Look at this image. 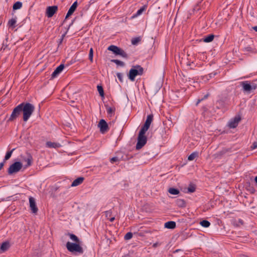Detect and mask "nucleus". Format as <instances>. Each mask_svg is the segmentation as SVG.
<instances>
[{"mask_svg": "<svg viewBox=\"0 0 257 257\" xmlns=\"http://www.w3.org/2000/svg\"><path fill=\"white\" fill-rule=\"evenodd\" d=\"M22 3L20 2H17L16 3H15L13 6V9L14 10H18V9H20L22 8Z\"/></svg>", "mask_w": 257, "mask_h": 257, "instance_id": "obj_27", "label": "nucleus"}, {"mask_svg": "<svg viewBox=\"0 0 257 257\" xmlns=\"http://www.w3.org/2000/svg\"><path fill=\"white\" fill-rule=\"evenodd\" d=\"M98 127L100 128V132L102 134H105L108 130V125L104 119H101L98 124Z\"/></svg>", "mask_w": 257, "mask_h": 257, "instance_id": "obj_9", "label": "nucleus"}, {"mask_svg": "<svg viewBox=\"0 0 257 257\" xmlns=\"http://www.w3.org/2000/svg\"><path fill=\"white\" fill-rule=\"evenodd\" d=\"M97 90L99 93V95L101 97H104V93L103 91V87L100 85H98L97 86Z\"/></svg>", "mask_w": 257, "mask_h": 257, "instance_id": "obj_28", "label": "nucleus"}, {"mask_svg": "<svg viewBox=\"0 0 257 257\" xmlns=\"http://www.w3.org/2000/svg\"><path fill=\"white\" fill-rule=\"evenodd\" d=\"M146 132L143 131L142 130H140L138 137V142L136 145V149L140 150L143 147H144L147 141V138L145 136Z\"/></svg>", "mask_w": 257, "mask_h": 257, "instance_id": "obj_4", "label": "nucleus"}, {"mask_svg": "<svg viewBox=\"0 0 257 257\" xmlns=\"http://www.w3.org/2000/svg\"><path fill=\"white\" fill-rule=\"evenodd\" d=\"M153 114H150L147 116V119L144 124V125L142 127L141 129L143 131L147 132L149 128L150 125L153 121Z\"/></svg>", "mask_w": 257, "mask_h": 257, "instance_id": "obj_10", "label": "nucleus"}, {"mask_svg": "<svg viewBox=\"0 0 257 257\" xmlns=\"http://www.w3.org/2000/svg\"><path fill=\"white\" fill-rule=\"evenodd\" d=\"M168 192L170 194L173 195H177L180 193L179 190L178 189L174 188H169L168 190Z\"/></svg>", "mask_w": 257, "mask_h": 257, "instance_id": "obj_29", "label": "nucleus"}, {"mask_svg": "<svg viewBox=\"0 0 257 257\" xmlns=\"http://www.w3.org/2000/svg\"><path fill=\"white\" fill-rule=\"evenodd\" d=\"M195 186L193 184H190L188 187V191L190 193L195 192Z\"/></svg>", "mask_w": 257, "mask_h": 257, "instance_id": "obj_33", "label": "nucleus"}, {"mask_svg": "<svg viewBox=\"0 0 257 257\" xmlns=\"http://www.w3.org/2000/svg\"><path fill=\"white\" fill-rule=\"evenodd\" d=\"M111 61L112 62H113V63H115L116 65H119L120 66H124V62H122V61H120L119 60L112 59V60H111Z\"/></svg>", "mask_w": 257, "mask_h": 257, "instance_id": "obj_31", "label": "nucleus"}, {"mask_svg": "<svg viewBox=\"0 0 257 257\" xmlns=\"http://www.w3.org/2000/svg\"><path fill=\"white\" fill-rule=\"evenodd\" d=\"M93 50L92 48H90L89 53V60L92 62H93Z\"/></svg>", "mask_w": 257, "mask_h": 257, "instance_id": "obj_36", "label": "nucleus"}, {"mask_svg": "<svg viewBox=\"0 0 257 257\" xmlns=\"http://www.w3.org/2000/svg\"><path fill=\"white\" fill-rule=\"evenodd\" d=\"M176 204L177 206L181 208H184L186 206V202L184 199H177L175 201Z\"/></svg>", "mask_w": 257, "mask_h": 257, "instance_id": "obj_20", "label": "nucleus"}, {"mask_svg": "<svg viewBox=\"0 0 257 257\" xmlns=\"http://www.w3.org/2000/svg\"><path fill=\"white\" fill-rule=\"evenodd\" d=\"M105 107L108 114L110 115L111 116L112 114H114L115 110V108L114 107H109L108 105H105Z\"/></svg>", "mask_w": 257, "mask_h": 257, "instance_id": "obj_22", "label": "nucleus"}, {"mask_svg": "<svg viewBox=\"0 0 257 257\" xmlns=\"http://www.w3.org/2000/svg\"><path fill=\"white\" fill-rule=\"evenodd\" d=\"M245 50H246L247 51H251V48L250 47H246L245 48Z\"/></svg>", "mask_w": 257, "mask_h": 257, "instance_id": "obj_49", "label": "nucleus"}, {"mask_svg": "<svg viewBox=\"0 0 257 257\" xmlns=\"http://www.w3.org/2000/svg\"><path fill=\"white\" fill-rule=\"evenodd\" d=\"M15 150V149H13V150H12L11 151H9L7 153H6V155L5 157V159H4V161H6V160H9L11 156H12V153Z\"/></svg>", "mask_w": 257, "mask_h": 257, "instance_id": "obj_32", "label": "nucleus"}, {"mask_svg": "<svg viewBox=\"0 0 257 257\" xmlns=\"http://www.w3.org/2000/svg\"><path fill=\"white\" fill-rule=\"evenodd\" d=\"M208 96V94H206V95H205L204 96V97H203V98L198 99V100H197V102H196V105H198V104H199V103H200L202 100H203L204 99H205V98H207Z\"/></svg>", "mask_w": 257, "mask_h": 257, "instance_id": "obj_43", "label": "nucleus"}, {"mask_svg": "<svg viewBox=\"0 0 257 257\" xmlns=\"http://www.w3.org/2000/svg\"><path fill=\"white\" fill-rule=\"evenodd\" d=\"M66 247L68 250L71 252H77L80 254L83 253V249L79 243H72L68 241L66 243Z\"/></svg>", "mask_w": 257, "mask_h": 257, "instance_id": "obj_5", "label": "nucleus"}, {"mask_svg": "<svg viewBox=\"0 0 257 257\" xmlns=\"http://www.w3.org/2000/svg\"><path fill=\"white\" fill-rule=\"evenodd\" d=\"M64 36H65V34H64V35H63L62 36V39H61V41L62 40V39H63V38L64 37Z\"/></svg>", "mask_w": 257, "mask_h": 257, "instance_id": "obj_53", "label": "nucleus"}, {"mask_svg": "<svg viewBox=\"0 0 257 257\" xmlns=\"http://www.w3.org/2000/svg\"><path fill=\"white\" fill-rule=\"evenodd\" d=\"M257 148V142H254L251 146V149L253 150Z\"/></svg>", "mask_w": 257, "mask_h": 257, "instance_id": "obj_45", "label": "nucleus"}, {"mask_svg": "<svg viewBox=\"0 0 257 257\" xmlns=\"http://www.w3.org/2000/svg\"><path fill=\"white\" fill-rule=\"evenodd\" d=\"M254 181H255V183L257 184V176L255 177Z\"/></svg>", "mask_w": 257, "mask_h": 257, "instance_id": "obj_51", "label": "nucleus"}, {"mask_svg": "<svg viewBox=\"0 0 257 257\" xmlns=\"http://www.w3.org/2000/svg\"><path fill=\"white\" fill-rule=\"evenodd\" d=\"M22 112V104H20L13 109L8 122L13 121L21 114Z\"/></svg>", "mask_w": 257, "mask_h": 257, "instance_id": "obj_7", "label": "nucleus"}, {"mask_svg": "<svg viewBox=\"0 0 257 257\" xmlns=\"http://www.w3.org/2000/svg\"><path fill=\"white\" fill-rule=\"evenodd\" d=\"M254 191H255V190H254L253 188H252V189L251 192H252V193H254Z\"/></svg>", "mask_w": 257, "mask_h": 257, "instance_id": "obj_52", "label": "nucleus"}, {"mask_svg": "<svg viewBox=\"0 0 257 257\" xmlns=\"http://www.w3.org/2000/svg\"><path fill=\"white\" fill-rule=\"evenodd\" d=\"M231 152V148H223L220 151L214 154L213 156L215 159H220L221 157L226 153Z\"/></svg>", "mask_w": 257, "mask_h": 257, "instance_id": "obj_12", "label": "nucleus"}, {"mask_svg": "<svg viewBox=\"0 0 257 257\" xmlns=\"http://www.w3.org/2000/svg\"><path fill=\"white\" fill-rule=\"evenodd\" d=\"M133 237V233L131 232H127L124 236L125 240H129Z\"/></svg>", "mask_w": 257, "mask_h": 257, "instance_id": "obj_38", "label": "nucleus"}, {"mask_svg": "<svg viewBox=\"0 0 257 257\" xmlns=\"http://www.w3.org/2000/svg\"><path fill=\"white\" fill-rule=\"evenodd\" d=\"M64 68V65L63 64H61L55 69V70L60 73L63 70V69Z\"/></svg>", "mask_w": 257, "mask_h": 257, "instance_id": "obj_37", "label": "nucleus"}, {"mask_svg": "<svg viewBox=\"0 0 257 257\" xmlns=\"http://www.w3.org/2000/svg\"><path fill=\"white\" fill-rule=\"evenodd\" d=\"M212 76V74H209V77H211Z\"/></svg>", "mask_w": 257, "mask_h": 257, "instance_id": "obj_54", "label": "nucleus"}, {"mask_svg": "<svg viewBox=\"0 0 257 257\" xmlns=\"http://www.w3.org/2000/svg\"><path fill=\"white\" fill-rule=\"evenodd\" d=\"M115 219V217H110L109 218V220L110 222H113Z\"/></svg>", "mask_w": 257, "mask_h": 257, "instance_id": "obj_48", "label": "nucleus"}, {"mask_svg": "<svg viewBox=\"0 0 257 257\" xmlns=\"http://www.w3.org/2000/svg\"><path fill=\"white\" fill-rule=\"evenodd\" d=\"M22 104V112L23 114V120L26 122L30 117L35 110L33 104L27 102L21 103Z\"/></svg>", "mask_w": 257, "mask_h": 257, "instance_id": "obj_1", "label": "nucleus"}, {"mask_svg": "<svg viewBox=\"0 0 257 257\" xmlns=\"http://www.w3.org/2000/svg\"><path fill=\"white\" fill-rule=\"evenodd\" d=\"M84 180V178L82 177H79V178L76 179L72 183L71 186L74 187V186H77L79 185L83 182Z\"/></svg>", "mask_w": 257, "mask_h": 257, "instance_id": "obj_19", "label": "nucleus"}, {"mask_svg": "<svg viewBox=\"0 0 257 257\" xmlns=\"http://www.w3.org/2000/svg\"><path fill=\"white\" fill-rule=\"evenodd\" d=\"M159 245H160V244L158 242H156V243L153 244V247H157Z\"/></svg>", "mask_w": 257, "mask_h": 257, "instance_id": "obj_47", "label": "nucleus"}, {"mask_svg": "<svg viewBox=\"0 0 257 257\" xmlns=\"http://www.w3.org/2000/svg\"><path fill=\"white\" fill-rule=\"evenodd\" d=\"M29 200L30 207L32 212L35 214L37 213L38 211V209L37 207L35 199L33 197H30Z\"/></svg>", "mask_w": 257, "mask_h": 257, "instance_id": "obj_13", "label": "nucleus"}, {"mask_svg": "<svg viewBox=\"0 0 257 257\" xmlns=\"http://www.w3.org/2000/svg\"><path fill=\"white\" fill-rule=\"evenodd\" d=\"M212 76V74H209V77H211Z\"/></svg>", "mask_w": 257, "mask_h": 257, "instance_id": "obj_55", "label": "nucleus"}, {"mask_svg": "<svg viewBox=\"0 0 257 257\" xmlns=\"http://www.w3.org/2000/svg\"><path fill=\"white\" fill-rule=\"evenodd\" d=\"M68 235H69L70 239L73 241H75V243H79V238L75 234L69 233L68 234Z\"/></svg>", "mask_w": 257, "mask_h": 257, "instance_id": "obj_25", "label": "nucleus"}, {"mask_svg": "<svg viewBox=\"0 0 257 257\" xmlns=\"http://www.w3.org/2000/svg\"><path fill=\"white\" fill-rule=\"evenodd\" d=\"M141 41V39L140 37H136L132 39L131 42L133 45H137L140 41Z\"/></svg>", "mask_w": 257, "mask_h": 257, "instance_id": "obj_34", "label": "nucleus"}, {"mask_svg": "<svg viewBox=\"0 0 257 257\" xmlns=\"http://www.w3.org/2000/svg\"><path fill=\"white\" fill-rule=\"evenodd\" d=\"M46 146L49 148H60L61 145L58 143L52 142L50 141L47 142L46 143Z\"/></svg>", "mask_w": 257, "mask_h": 257, "instance_id": "obj_18", "label": "nucleus"}, {"mask_svg": "<svg viewBox=\"0 0 257 257\" xmlns=\"http://www.w3.org/2000/svg\"><path fill=\"white\" fill-rule=\"evenodd\" d=\"M33 157L30 154H27V157L23 159V161L26 163L25 165V168H26L32 165Z\"/></svg>", "mask_w": 257, "mask_h": 257, "instance_id": "obj_17", "label": "nucleus"}, {"mask_svg": "<svg viewBox=\"0 0 257 257\" xmlns=\"http://www.w3.org/2000/svg\"><path fill=\"white\" fill-rule=\"evenodd\" d=\"M198 156V153L197 152H193L191 153L188 157V160L189 161H192L195 158Z\"/></svg>", "mask_w": 257, "mask_h": 257, "instance_id": "obj_26", "label": "nucleus"}, {"mask_svg": "<svg viewBox=\"0 0 257 257\" xmlns=\"http://www.w3.org/2000/svg\"><path fill=\"white\" fill-rule=\"evenodd\" d=\"M105 214L106 217H107V218H110L112 215V211L111 210L106 211L105 212Z\"/></svg>", "mask_w": 257, "mask_h": 257, "instance_id": "obj_39", "label": "nucleus"}, {"mask_svg": "<svg viewBox=\"0 0 257 257\" xmlns=\"http://www.w3.org/2000/svg\"><path fill=\"white\" fill-rule=\"evenodd\" d=\"M200 224L204 227H208L210 225V223L206 220H203L200 221Z\"/></svg>", "mask_w": 257, "mask_h": 257, "instance_id": "obj_30", "label": "nucleus"}, {"mask_svg": "<svg viewBox=\"0 0 257 257\" xmlns=\"http://www.w3.org/2000/svg\"><path fill=\"white\" fill-rule=\"evenodd\" d=\"M116 76L120 82H122L123 75L121 73H117Z\"/></svg>", "mask_w": 257, "mask_h": 257, "instance_id": "obj_40", "label": "nucleus"}, {"mask_svg": "<svg viewBox=\"0 0 257 257\" xmlns=\"http://www.w3.org/2000/svg\"><path fill=\"white\" fill-rule=\"evenodd\" d=\"M214 38V35H213V34L209 35L204 38V42H206V43L210 42L213 41Z\"/></svg>", "mask_w": 257, "mask_h": 257, "instance_id": "obj_24", "label": "nucleus"}, {"mask_svg": "<svg viewBox=\"0 0 257 257\" xmlns=\"http://www.w3.org/2000/svg\"><path fill=\"white\" fill-rule=\"evenodd\" d=\"M252 29L255 31L256 32H257V26H254L253 27H252Z\"/></svg>", "mask_w": 257, "mask_h": 257, "instance_id": "obj_50", "label": "nucleus"}, {"mask_svg": "<svg viewBox=\"0 0 257 257\" xmlns=\"http://www.w3.org/2000/svg\"><path fill=\"white\" fill-rule=\"evenodd\" d=\"M16 23V18H12L9 21L8 25L9 27L15 28Z\"/></svg>", "mask_w": 257, "mask_h": 257, "instance_id": "obj_23", "label": "nucleus"}, {"mask_svg": "<svg viewBox=\"0 0 257 257\" xmlns=\"http://www.w3.org/2000/svg\"><path fill=\"white\" fill-rule=\"evenodd\" d=\"M238 224L234 223V225L239 226L240 225H242L243 224V221L241 219H238Z\"/></svg>", "mask_w": 257, "mask_h": 257, "instance_id": "obj_44", "label": "nucleus"}, {"mask_svg": "<svg viewBox=\"0 0 257 257\" xmlns=\"http://www.w3.org/2000/svg\"><path fill=\"white\" fill-rule=\"evenodd\" d=\"M5 161L0 163V170L3 168L4 166Z\"/></svg>", "mask_w": 257, "mask_h": 257, "instance_id": "obj_46", "label": "nucleus"}, {"mask_svg": "<svg viewBox=\"0 0 257 257\" xmlns=\"http://www.w3.org/2000/svg\"><path fill=\"white\" fill-rule=\"evenodd\" d=\"M107 49L110 51H112L114 54L117 55H120L122 57L124 58H128V55L122 49L118 47L115 45L109 46Z\"/></svg>", "mask_w": 257, "mask_h": 257, "instance_id": "obj_6", "label": "nucleus"}, {"mask_svg": "<svg viewBox=\"0 0 257 257\" xmlns=\"http://www.w3.org/2000/svg\"><path fill=\"white\" fill-rule=\"evenodd\" d=\"M240 120V118L239 117H235L233 120H231L229 122V127L232 128L236 127Z\"/></svg>", "mask_w": 257, "mask_h": 257, "instance_id": "obj_15", "label": "nucleus"}, {"mask_svg": "<svg viewBox=\"0 0 257 257\" xmlns=\"http://www.w3.org/2000/svg\"><path fill=\"white\" fill-rule=\"evenodd\" d=\"M146 9V6H144L141 9H140L137 12L136 16L140 15Z\"/></svg>", "mask_w": 257, "mask_h": 257, "instance_id": "obj_35", "label": "nucleus"}, {"mask_svg": "<svg viewBox=\"0 0 257 257\" xmlns=\"http://www.w3.org/2000/svg\"><path fill=\"white\" fill-rule=\"evenodd\" d=\"M22 167V163L20 162H15L10 166L8 170V173L9 175L17 173L21 170Z\"/></svg>", "mask_w": 257, "mask_h": 257, "instance_id": "obj_8", "label": "nucleus"}, {"mask_svg": "<svg viewBox=\"0 0 257 257\" xmlns=\"http://www.w3.org/2000/svg\"><path fill=\"white\" fill-rule=\"evenodd\" d=\"M242 257H248V256H247L246 255H243Z\"/></svg>", "mask_w": 257, "mask_h": 257, "instance_id": "obj_56", "label": "nucleus"}, {"mask_svg": "<svg viewBox=\"0 0 257 257\" xmlns=\"http://www.w3.org/2000/svg\"><path fill=\"white\" fill-rule=\"evenodd\" d=\"M59 74V73H58L57 71H56L55 70L54 71V72L52 73V74H51V78H54L55 77H56V76H57V75Z\"/></svg>", "mask_w": 257, "mask_h": 257, "instance_id": "obj_41", "label": "nucleus"}, {"mask_svg": "<svg viewBox=\"0 0 257 257\" xmlns=\"http://www.w3.org/2000/svg\"><path fill=\"white\" fill-rule=\"evenodd\" d=\"M143 73L144 68L141 65H134L129 71L128 77L130 80L134 81L137 75H142Z\"/></svg>", "mask_w": 257, "mask_h": 257, "instance_id": "obj_2", "label": "nucleus"}, {"mask_svg": "<svg viewBox=\"0 0 257 257\" xmlns=\"http://www.w3.org/2000/svg\"><path fill=\"white\" fill-rule=\"evenodd\" d=\"M10 247V244L9 241H5L3 242L0 247V253L4 252L9 249Z\"/></svg>", "mask_w": 257, "mask_h": 257, "instance_id": "obj_16", "label": "nucleus"}, {"mask_svg": "<svg viewBox=\"0 0 257 257\" xmlns=\"http://www.w3.org/2000/svg\"><path fill=\"white\" fill-rule=\"evenodd\" d=\"M165 227L168 229H174L176 227V223L175 221H170L165 223Z\"/></svg>", "mask_w": 257, "mask_h": 257, "instance_id": "obj_21", "label": "nucleus"}, {"mask_svg": "<svg viewBox=\"0 0 257 257\" xmlns=\"http://www.w3.org/2000/svg\"><path fill=\"white\" fill-rule=\"evenodd\" d=\"M240 85L242 87L244 92L250 93L257 88V81L254 80L251 82L248 81H242L240 82Z\"/></svg>", "mask_w": 257, "mask_h": 257, "instance_id": "obj_3", "label": "nucleus"}, {"mask_svg": "<svg viewBox=\"0 0 257 257\" xmlns=\"http://www.w3.org/2000/svg\"><path fill=\"white\" fill-rule=\"evenodd\" d=\"M119 161V159L118 157H113L111 159H110V162L111 163H113L114 162H117V161Z\"/></svg>", "mask_w": 257, "mask_h": 257, "instance_id": "obj_42", "label": "nucleus"}, {"mask_svg": "<svg viewBox=\"0 0 257 257\" xmlns=\"http://www.w3.org/2000/svg\"><path fill=\"white\" fill-rule=\"evenodd\" d=\"M77 6H78V4H77V2L76 1L72 4V5L69 8V9L67 13V15L65 17V19H67L69 16H70L71 15H72L73 14V13L76 10Z\"/></svg>", "mask_w": 257, "mask_h": 257, "instance_id": "obj_14", "label": "nucleus"}, {"mask_svg": "<svg viewBox=\"0 0 257 257\" xmlns=\"http://www.w3.org/2000/svg\"><path fill=\"white\" fill-rule=\"evenodd\" d=\"M58 10L57 6H50L47 7L46 12V15L48 18H51L56 13Z\"/></svg>", "mask_w": 257, "mask_h": 257, "instance_id": "obj_11", "label": "nucleus"}]
</instances>
